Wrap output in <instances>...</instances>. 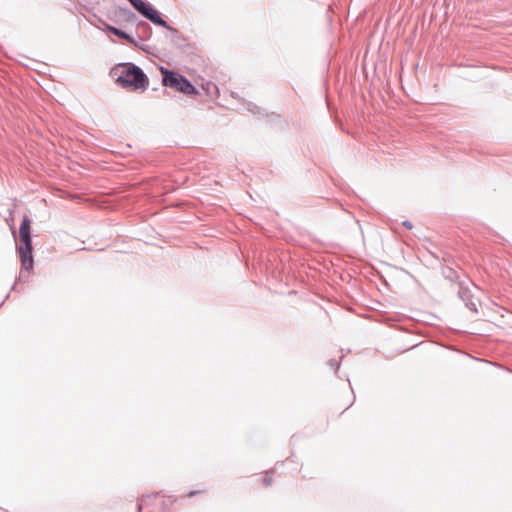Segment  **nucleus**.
<instances>
[{
    "label": "nucleus",
    "mask_w": 512,
    "mask_h": 512,
    "mask_svg": "<svg viewBox=\"0 0 512 512\" xmlns=\"http://www.w3.org/2000/svg\"><path fill=\"white\" fill-rule=\"evenodd\" d=\"M116 83L132 90L146 89L149 82L142 70L131 63L119 64L111 70Z\"/></svg>",
    "instance_id": "f257e3e1"
},
{
    "label": "nucleus",
    "mask_w": 512,
    "mask_h": 512,
    "mask_svg": "<svg viewBox=\"0 0 512 512\" xmlns=\"http://www.w3.org/2000/svg\"><path fill=\"white\" fill-rule=\"evenodd\" d=\"M160 71L163 75V85L185 94L196 93L195 87L182 75L165 68H161Z\"/></svg>",
    "instance_id": "f03ea898"
},
{
    "label": "nucleus",
    "mask_w": 512,
    "mask_h": 512,
    "mask_svg": "<svg viewBox=\"0 0 512 512\" xmlns=\"http://www.w3.org/2000/svg\"><path fill=\"white\" fill-rule=\"evenodd\" d=\"M133 7L141 13L144 17L152 21L153 23L166 27L167 23L158 14V12L149 4L142 0H128Z\"/></svg>",
    "instance_id": "7ed1b4c3"
},
{
    "label": "nucleus",
    "mask_w": 512,
    "mask_h": 512,
    "mask_svg": "<svg viewBox=\"0 0 512 512\" xmlns=\"http://www.w3.org/2000/svg\"><path fill=\"white\" fill-rule=\"evenodd\" d=\"M166 500L159 494L147 495L141 499L139 510L145 512H164Z\"/></svg>",
    "instance_id": "20e7f679"
},
{
    "label": "nucleus",
    "mask_w": 512,
    "mask_h": 512,
    "mask_svg": "<svg viewBox=\"0 0 512 512\" xmlns=\"http://www.w3.org/2000/svg\"><path fill=\"white\" fill-rule=\"evenodd\" d=\"M18 253L21 259V268L26 271H31L33 268L32 244H22L18 248Z\"/></svg>",
    "instance_id": "39448f33"
},
{
    "label": "nucleus",
    "mask_w": 512,
    "mask_h": 512,
    "mask_svg": "<svg viewBox=\"0 0 512 512\" xmlns=\"http://www.w3.org/2000/svg\"><path fill=\"white\" fill-rule=\"evenodd\" d=\"M30 224V219L28 217H24L19 230L20 240L22 244H32L30 236Z\"/></svg>",
    "instance_id": "423d86ee"
},
{
    "label": "nucleus",
    "mask_w": 512,
    "mask_h": 512,
    "mask_svg": "<svg viewBox=\"0 0 512 512\" xmlns=\"http://www.w3.org/2000/svg\"><path fill=\"white\" fill-rule=\"evenodd\" d=\"M107 30L109 32H111L112 34H114V35H116V36H118V37H120L122 39H125V40L129 41L130 43H134V40H133V38L130 35H128L124 31H122V30H120V29H118L116 27L108 25L107 26Z\"/></svg>",
    "instance_id": "0eeeda50"
},
{
    "label": "nucleus",
    "mask_w": 512,
    "mask_h": 512,
    "mask_svg": "<svg viewBox=\"0 0 512 512\" xmlns=\"http://www.w3.org/2000/svg\"><path fill=\"white\" fill-rule=\"evenodd\" d=\"M262 484L265 486V487H268L270 486L272 483H273V478L272 476L269 474V473H266L263 477H262Z\"/></svg>",
    "instance_id": "6e6552de"
},
{
    "label": "nucleus",
    "mask_w": 512,
    "mask_h": 512,
    "mask_svg": "<svg viewBox=\"0 0 512 512\" xmlns=\"http://www.w3.org/2000/svg\"><path fill=\"white\" fill-rule=\"evenodd\" d=\"M403 226L406 227L407 229H412L413 228V225L410 221H404L403 222Z\"/></svg>",
    "instance_id": "1a4fd4ad"
}]
</instances>
